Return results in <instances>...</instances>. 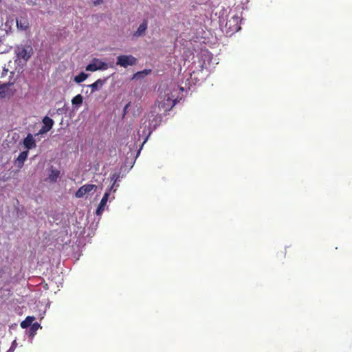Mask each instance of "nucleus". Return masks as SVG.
<instances>
[{"label": "nucleus", "mask_w": 352, "mask_h": 352, "mask_svg": "<svg viewBox=\"0 0 352 352\" xmlns=\"http://www.w3.org/2000/svg\"><path fill=\"white\" fill-rule=\"evenodd\" d=\"M240 18L238 16H233L230 19H229L226 24V27H227L231 33L238 32L241 27L239 25Z\"/></svg>", "instance_id": "nucleus-6"}, {"label": "nucleus", "mask_w": 352, "mask_h": 352, "mask_svg": "<svg viewBox=\"0 0 352 352\" xmlns=\"http://www.w3.org/2000/svg\"><path fill=\"white\" fill-rule=\"evenodd\" d=\"M180 89H181L182 91H184V88H183V87H181V88H180Z\"/></svg>", "instance_id": "nucleus-28"}, {"label": "nucleus", "mask_w": 352, "mask_h": 352, "mask_svg": "<svg viewBox=\"0 0 352 352\" xmlns=\"http://www.w3.org/2000/svg\"><path fill=\"white\" fill-rule=\"evenodd\" d=\"M137 63V59L132 55H121L117 57L116 65L126 68Z\"/></svg>", "instance_id": "nucleus-4"}, {"label": "nucleus", "mask_w": 352, "mask_h": 352, "mask_svg": "<svg viewBox=\"0 0 352 352\" xmlns=\"http://www.w3.org/2000/svg\"><path fill=\"white\" fill-rule=\"evenodd\" d=\"M88 78V74L80 72L78 76H76L74 78V81L78 84L85 81Z\"/></svg>", "instance_id": "nucleus-16"}, {"label": "nucleus", "mask_w": 352, "mask_h": 352, "mask_svg": "<svg viewBox=\"0 0 352 352\" xmlns=\"http://www.w3.org/2000/svg\"><path fill=\"white\" fill-rule=\"evenodd\" d=\"M50 130H47L46 128L43 126V127L39 130V131L35 135V136H38L39 135H41V134H44V133H46L47 132H48Z\"/></svg>", "instance_id": "nucleus-22"}, {"label": "nucleus", "mask_w": 352, "mask_h": 352, "mask_svg": "<svg viewBox=\"0 0 352 352\" xmlns=\"http://www.w3.org/2000/svg\"><path fill=\"white\" fill-rule=\"evenodd\" d=\"M35 320L34 316H28L25 320L22 321L21 323V327L23 329H25L30 326H31L33 321Z\"/></svg>", "instance_id": "nucleus-14"}, {"label": "nucleus", "mask_w": 352, "mask_h": 352, "mask_svg": "<svg viewBox=\"0 0 352 352\" xmlns=\"http://www.w3.org/2000/svg\"><path fill=\"white\" fill-rule=\"evenodd\" d=\"M97 186L94 184H85L82 186L76 192L75 196L77 198H81L85 195L89 194L92 190H96L97 189Z\"/></svg>", "instance_id": "nucleus-5"}, {"label": "nucleus", "mask_w": 352, "mask_h": 352, "mask_svg": "<svg viewBox=\"0 0 352 352\" xmlns=\"http://www.w3.org/2000/svg\"><path fill=\"white\" fill-rule=\"evenodd\" d=\"M40 328H41V327L38 322L32 324L30 329V336H34L36 331Z\"/></svg>", "instance_id": "nucleus-19"}, {"label": "nucleus", "mask_w": 352, "mask_h": 352, "mask_svg": "<svg viewBox=\"0 0 352 352\" xmlns=\"http://www.w3.org/2000/svg\"><path fill=\"white\" fill-rule=\"evenodd\" d=\"M109 196H110V194L109 192H106L104 193V195H103V197L96 209V214L97 215H100L104 210V208H105V206L108 201Z\"/></svg>", "instance_id": "nucleus-7"}, {"label": "nucleus", "mask_w": 352, "mask_h": 352, "mask_svg": "<svg viewBox=\"0 0 352 352\" xmlns=\"http://www.w3.org/2000/svg\"><path fill=\"white\" fill-rule=\"evenodd\" d=\"M147 28V21H144L138 27L137 31L135 32L134 36L136 37L142 36L144 34Z\"/></svg>", "instance_id": "nucleus-12"}, {"label": "nucleus", "mask_w": 352, "mask_h": 352, "mask_svg": "<svg viewBox=\"0 0 352 352\" xmlns=\"http://www.w3.org/2000/svg\"><path fill=\"white\" fill-rule=\"evenodd\" d=\"M131 103L130 102H128L125 107H124V109H123V113H124V115H125L126 113H127V111H128V108L130 106Z\"/></svg>", "instance_id": "nucleus-25"}, {"label": "nucleus", "mask_w": 352, "mask_h": 352, "mask_svg": "<svg viewBox=\"0 0 352 352\" xmlns=\"http://www.w3.org/2000/svg\"><path fill=\"white\" fill-rule=\"evenodd\" d=\"M177 102V96L173 94L171 89H167L164 94L160 96V101H159V108L162 109L164 111H170Z\"/></svg>", "instance_id": "nucleus-1"}, {"label": "nucleus", "mask_w": 352, "mask_h": 352, "mask_svg": "<svg viewBox=\"0 0 352 352\" xmlns=\"http://www.w3.org/2000/svg\"><path fill=\"white\" fill-rule=\"evenodd\" d=\"M120 178V173H113L111 176V181L113 182V184H116V182Z\"/></svg>", "instance_id": "nucleus-21"}, {"label": "nucleus", "mask_w": 352, "mask_h": 352, "mask_svg": "<svg viewBox=\"0 0 352 352\" xmlns=\"http://www.w3.org/2000/svg\"><path fill=\"white\" fill-rule=\"evenodd\" d=\"M8 89V86L6 84L0 85V98H3L6 96V93Z\"/></svg>", "instance_id": "nucleus-20"}, {"label": "nucleus", "mask_w": 352, "mask_h": 352, "mask_svg": "<svg viewBox=\"0 0 352 352\" xmlns=\"http://www.w3.org/2000/svg\"><path fill=\"white\" fill-rule=\"evenodd\" d=\"M82 96L80 94H78L77 96L73 98V99L72 100V102L73 105L80 106L82 104Z\"/></svg>", "instance_id": "nucleus-18"}, {"label": "nucleus", "mask_w": 352, "mask_h": 352, "mask_svg": "<svg viewBox=\"0 0 352 352\" xmlns=\"http://www.w3.org/2000/svg\"><path fill=\"white\" fill-rule=\"evenodd\" d=\"M14 25V19H8L4 24V30L6 34L12 33V25Z\"/></svg>", "instance_id": "nucleus-13"}, {"label": "nucleus", "mask_w": 352, "mask_h": 352, "mask_svg": "<svg viewBox=\"0 0 352 352\" xmlns=\"http://www.w3.org/2000/svg\"><path fill=\"white\" fill-rule=\"evenodd\" d=\"M43 123L44 124L43 126L46 128L47 130H50L54 125L53 120L47 116L43 118Z\"/></svg>", "instance_id": "nucleus-15"}, {"label": "nucleus", "mask_w": 352, "mask_h": 352, "mask_svg": "<svg viewBox=\"0 0 352 352\" xmlns=\"http://www.w3.org/2000/svg\"><path fill=\"white\" fill-rule=\"evenodd\" d=\"M148 127L149 129H155V126L154 125L153 126H152L151 124L150 123L149 125L148 126Z\"/></svg>", "instance_id": "nucleus-27"}, {"label": "nucleus", "mask_w": 352, "mask_h": 352, "mask_svg": "<svg viewBox=\"0 0 352 352\" xmlns=\"http://www.w3.org/2000/svg\"><path fill=\"white\" fill-rule=\"evenodd\" d=\"M109 68V65L102 60L98 58H94L85 68L86 71L96 72L98 70H106Z\"/></svg>", "instance_id": "nucleus-3"}, {"label": "nucleus", "mask_w": 352, "mask_h": 352, "mask_svg": "<svg viewBox=\"0 0 352 352\" xmlns=\"http://www.w3.org/2000/svg\"><path fill=\"white\" fill-rule=\"evenodd\" d=\"M17 29L19 30L25 31L29 28V23L25 19H21L20 20L16 21Z\"/></svg>", "instance_id": "nucleus-11"}, {"label": "nucleus", "mask_w": 352, "mask_h": 352, "mask_svg": "<svg viewBox=\"0 0 352 352\" xmlns=\"http://www.w3.org/2000/svg\"><path fill=\"white\" fill-rule=\"evenodd\" d=\"M16 342L14 340L12 342L11 346L10 347V349L8 350L7 352H14V351L16 349Z\"/></svg>", "instance_id": "nucleus-23"}, {"label": "nucleus", "mask_w": 352, "mask_h": 352, "mask_svg": "<svg viewBox=\"0 0 352 352\" xmlns=\"http://www.w3.org/2000/svg\"><path fill=\"white\" fill-rule=\"evenodd\" d=\"M103 3V0H95L93 3L95 6H99Z\"/></svg>", "instance_id": "nucleus-24"}, {"label": "nucleus", "mask_w": 352, "mask_h": 352, "mask_svg": "<svg viewBox=\"0 0 352 352\" xmlns=\"http://www.w3.org/2000/svg\"><path fill=\"white\" fill-rule=\"evenodd\" d=\"M115 184H113L111 185V187H110V188L107 190V192H109V193H110V192H111V190H113V192H116V190H117V188H114Z\"/></svg>", "instance_id": "nucleus-26"}, {"label": "nucleus", "mask_w": 352, "mask_h": 352, "mask_svg": "<svg viewBox=\"0 0 352 352\" xmlns=\"http://www.w3.org/2000/svg\"><path fill=\"white\" fill-rule=\"evenodd\" d=\"M23 144L27 148V151L36 147V141L32 134H28L27 137L23 140Z\"/></svg>", "instance_id": "nucleus-8"}, {"label": "nucleus", "mask_w": 352, "mask_h": 352, "mask_svg": "<svg viewBox=\"0 0 352 352\" xmlns=\"http://www.w3.org/2000/svg\"><path fill=\"white\" fill-rule=\"evenodd\" d=\"M28 155V151L21 152L16 160H15V164L19 168H22L23 166L24 162L27 159Z\"/></svg>", "instance_id": "nucleus-9"}, {"label": "nucleus", "mask_w": 352, "mask_h": 352, "mask_svg": "<svg viewBox=\"0 0 352 352\" xmlns=\"http://www.w3.org/2000/svg\"><path fill=\"white\" fill-rule=\"evenodd\" d=\"M59 174L60 172L58 170L52 169L48 177L49 180L52 182H56L59 177Z\"/></svg>", "instance_id": "nucleus-17"}, {"label": "nucleus", "mask_w": 352, "mask_h": 352, "mask_svg": "<svg viewBox=\"0 0 352 352\" xmlns=\"http://www.w3.org/2000/svg\"><path fill=\"white\" fill-rule=\"evenodd\" d=\"M107 80V78H104V79H98L93 84L88 85V87L91 89L92 93L95 92L102 87V85L106 82Z\"/></svg>", "instance_id": "nucleus-10"}, {"label": "nucleus", "mask_w": 352, "mask_h": 352, "mask_svg": "<svg viewBox=\"0 0 352 352\" xmlns=\"http://www.w3.org/2000/svg\"><path fill=\"white\" fill-rule=\"evenodd\" d=\"M14 54L18 59H22L27 62L33 54V48L30 43L26 42L25 44H19L14 47Z\"/></svg>", "instance_id": "nucleus-2"}]
</instances>
